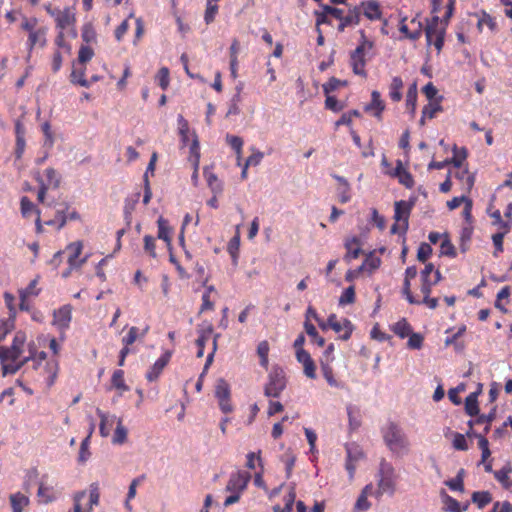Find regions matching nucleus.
I'll list each match as a JSON object with an SVG mask.
<instances>
[{
    "mask_svg": "<svg viewBox=\"0 0 512 512\" xmlns=\"http://www.w3.org/2000/svg\"><path fill=\"white\" fill-rule=\"evenodd\" d=\"M29 355L22 357L23 349L16 346L0 347L3 376L16 373L25 363L34 360L35 344L28 345Z\"/></svg>",
    "mask_w": 512,
    "mask_h": 512,
    "instance_id": "obj_1",
    "label": "nucleus"
},
{
    "mask_svg": "<svg viewBox=\"0 0 512 512\" xmlns=\"http://www.w3.org/2000/svg\"><path fill=\"white\" fill-rule=\"evenodd\" d=\"M20 28L28 34L26 45L29 52L27 59H29L35 47H44L46 45L48 27L41 25L39 19L36 17L21 15Z\"/></svg>",
    "mask_w": 512,
    "mask_h": 512,
    "instance_id": "obj_2",
    "label": "nucleus"
},
{
    "mask_svg": "<svg viewBox=\"0 0 512 512\" xmlns=\"http://www.w3.org/2000/svg\"><path fill=\"white\" fill-rule=\"evenodd\" d=\"M398 477L393 465L385 459H381L375 475L377 489L374 492V496L377 498L384 494L393 496L397 489Z\"/></svg>",
    "mask_w": 512,
    "mask_h": 512,
    "instance_id": "obj_3",
    "label": "nucleus"
},
{
    "mask_svg": "<svg viewBox=\"0 0 512 512\" xmlns=\"http://www.w3.org/2000/svg\"><path fill=\"white\" fill-rule=\"evenodd\" d=\"M44 9L55 21V27L59 31H66L67 36L77 37L76 13L74 7H65L63 9L53 7L51 3L44 5Z\"/></svg>",
    "mask_w": 512,
    "mask_h": 512,
    "instance_id": "obj_4",
    "label": "nucleus"
},
{
    "mask_svg": "<svg viewBox=\"0 0 512 512\" xmlns=\"http://www.w3.org/2000/svg\"><path fill=\"white\" fill-rule=\"evenodd\" d=\"M454 4L455 0H449L444 19L440 21L438 16H434L426 27L425 33L427 42L429 45L433 44L438 52L441 51L443 47L446 26L453 14Z\"/></svg>",
    "mask_w": 512,
    "mask_h": 512,
    "instance_id": "obj_5",
    "label": "nucleus"
},
{
    "mask_svg": "<svg viewBox=\"0 0 512 512\" xmlns=\"http://www.w3.org/2000/svg\"><path fill=\"white\" fill-rule=\"evenodd\" d=\"M34 178L39 185L37 200L42 204H46L48 207H54L55 202L53 200L46 202V195L49 190L59 188L61 183L60 173L54 168L48 167L42 172L37 171Z\"/></svg>",
    "mask_w": 512,
    "mask_h": 512,
    "instance_id": "obj_6",
    "label": "nucleus"
},
{
    "mask_svg": "<svg viewBox=\"0 0 512 512\" xmlns=\"http://www.w3.org/2000/svg\"><path fill=\"white\" fill-rule=\"evenodd\" d=\"M251 480V474L244 470H238L230 474L225 491L230 495L225 499L224 506L228 507L237 503Z\"/></svg>",
    "mask_w": 512,
    "mask_h": 512,
    "instance_id": "obj_7",
    "label": "nucleus"
},
{
    "mask_svg": "<svg viewBox=\"0 0 512 512\" xmlns=\"http://www.w3.org/2000/svg\"><path fill=\"white\" fill-rule=\"evenodd\" d=\"M383 438L391 452L397 456H403L409 452L410 443L407 435L397 425L389 424L384 431Z\"/></svg>",
    "mask_w": 512,
    "mask_h": 512,
    "instance_id": "obj_8",
    "label": "nucleus"
},
{
    "mask_svg": "<svg viewBox=\"0 0 512 512\" xmlns=\"http://www.w3.org/2000/svg\"><path fill=\"white\" fill-rule=\"evenodd\" d=\"M361 35L363 40L351 53L350 65L356 75L366 76V54L372 49L373 43L365 38L363 31L361 32Z\"/></svg>",
    "mask_w": 512,
    "mask_h": 512,
    "instance_id": "obj_9",
    "label": "nucleus"
},
{
    "mask_svg": "<svg viewBox=\"0 0 512 512\" xmlns=\"http://www.w3.org/2000/svg\"><path fill=\"white\" fill-rule=\"evenodd\" d=\"M286 387V378L283 369L274 367L268 375V382L264 388L267 397L277 398Z\"/></svg>",
    "mask_w": 512,
    "mask_h": 512,
    "instance_id": "obj_10",
    "label": "nucleus"
},
{
    "mask_svg": "<svg viewBox=\"0 0 512 512\" xmlns=\"http://www.w3.org/2000/svg\"><path fill=\"white\" fill-rule=\"evenodd\" d=\"M412 205L406 201H398L395 203V223L391 227L393 234H403L408 229V218Z\"/></svg>",
    "mask_w": 512,
    "mask_h": 512,
    "instance_id": "obj_11",
    "label": "nucleus"
},
{
    "mask_svg": "<svg viewBox=\"0 0 512 512\" xmlns=\"http://www.w3.org/2000/svg\"><path fill=\"white\" fill-rule=\"evenodd\" d=\"M346 449V461L345 469L348 472L349 481L352 482L355 477V472L358 463L364 459L365 454L362 448L356 443H349L345 446Z\"/></svg>",
    "mask_w": 512,
    "mask_h": 512,
    "instance_id": "obj_12",
    "label": "nucleus"
},
{
    "mask_svg": "<svg viewBox=\"0 0 512 512\" xmlns=\"http://www.w3.org/2000/svg\"><path fill=\"white\" fill-rule=\"evenodd\" d=\"M215 397L218 401L219 408L223 413H231L233 411V405L230 400V386L224 379L217 380L215 386Z\"/></svg>",
    "mask_w": 512,
    "mask_h": 512,
    "instance_id": "obj_13",
    "label": "nucleus"
},
{
    "mask_svg": "<svg viewBox=\"0 0 512 512\" xmlns=\"http://www.w3.org/2000/svg\"><path fill=\"white\" fill-rule=\"evenodd\" d=\"M71 320L72 307L70 305H63L53 312L52 324L62 333L69 328Z\"/></svg>",
    "mask_w": 512,
    "mask_h": 512,
    "instance_id": "obj_14",
    "label": "nucleus"
},
{
    "mask_svg": "<svg viewBox=\"0 0 512 512\" xmlns=\"http://www.w3.org/2000/svg\"><path fill=\"white\" fill-rule=\"evenodd\" d=\"M328 325L336 333H342L341 338L347 340L350 338L352 333V324L348 319H338L335 314H331L328 317Z\"/></svg>",
    "mask_w": 512,
    "mask_h": 512,
    "instance_id": "obj_15",
    "label": "nucleus"
},
{
    "mask_svg": "<svg viewBox=\"0 0 512 512\" xmlns=\"http://www.w3.org/2000/svg\"><path fill=\"white\" fill-rule=\"evenodd\" d=\"M171 356V351H165V353L155 361L146 373V378L149 382L156 381L159 378L165 366L169 363Z\"/></svg>",
    "mask_w": 512,
    "mask_h": 512,
    "instance_id": "obj_16",
    "label": "nucleus"
},
{
    "mask_svg": "<svg viewBox=\"0 0 512 512\" xmlns=\"http://www.w3.org/2000/svg\"><path fill=\"white\" fill-rule=\"evenodd\" d=\"M82 249L83 244L81 241L70 243L66 247V250L70 253L68 257V264L71 268H80L87 261V256L79 259Z\"/></svg>",
    "mask_w": 512,
    "mask_h": 512,
    "instance_id": "obj_17",
    "label": "nucleus"
},
{
    "mask_svg": "<svg viewBox=\"0 0 512 512\" xmlns=\"http://www.w3.org/2000/svg\"><path fill=\"white\" fill-rule=\"evenodd\" d=\"M296 358L303 365L304 374L308 378L314 379L316 377V368L310 354L304 349H298L296 351Z\"/></svg>",
    "mask_w": 512,
    "mask_h": 512,
    "instance_id": "obj_18",
    "label": "nucleus"
},
{
    "mask_svg": "<svg viewBox=\"0 0 512 512\" xmlns=\"http://www.w3.org/2000/svg\"><path fill=\"white\" fill-rule=\"evenodd\" d=\"M370 495H374L372 483L367 484L362 489L354 505L355 512H365L371 508V503L368 500Z\"/></svg>",
    "mask_w": 512,
    "mask_h": 512,
    "instance_id": "obj_19",
    "label": "nucleus"
},
{
    "mask_svg": "<svg viewBox=\"0 0 512 512\" xmlns=\"http://www.w3.org/2000/svg\"><path fill=\"white\" fill-rule=\"evenodd\" d=\"M345 248H346V254L344 256V260L347 262H350L353 259H356L359 257L361 253V241L358 237L352 236L345 240Z\"/></svg>",
    "mask_w": 512,
    "mask_h": 512,
    "instance_id": "obj_20",
    "label": "nucleus"
},
{
    "mask_svg": "<svg viewBox=\"0 0 512 512\" xmlns=\"http://www.w3.org/2000/svg\"><path fill=\"white\" fill-rule=\"evenodd\" d=\"M96 413L100 418L99 432L102 437H107L110 434L111 428L113 424L117 423V417L115 415H110L105 413L101 409H97Z\"/></svg>",
    "mask_w": 512,
    "mask_h": 512,
    "instance_id": "obj_21",
    "label": "nucleus"
},
{
    "mask_svg": "<svg viewBox=\"0 0 512 512\" xmlns=\"http://www.w3.org/2000/svg\"><path fill=\"white\" fill-rule=\"evenodd\" d=\"M66 211H68V204L67 203L61 204L60 208H58L56 210L55 217L53 219L46 221L45 224L48 226H53L57 230H61L66 225V223L68 221Z\"/></svg>",
    "mask_w": 512,
    "mask_h": 512,
    "instance_id": "obj_22",
    "label": "nucleus"
},
{
    "mask_svg": "<svg viewBox=\"0 0 512 512\" xmlns=\"http://www.w3.org/2000/svg\"><path fill=\"white\" fill-rule=\"evenodd\" d=\"M391 176L397 177L399 182L407 188H412L414 185L412 175L403 167V164L400 160L397 161L396 167L391 173Z\"/></svg>",
    "mask_w": 512,
    "mask_h": 512,
    "instance_id": "obj_23",
    "label": "nucleus"
},
{
    "mask_svg": "<svg viewBox=\"0 0 512 512\" xmlns=\"http://www.w3.org/2000/svg\"><path fill=\"white\" fill-rule=\"evenodd\" d=\"M385 105L381 100V95L378 91H373L371 94V102L366 105L365 110L371 115L380 118Z\"/></svg>",
    "mask_w": 512,
    "mask_h": 512,
    "instance_id": "obj_24",
    "label": "nucleus"
},
{
    "mask_svg": "<svg viewBox=\"0 0 512 512\" xmlns=\"http://www.w3.org/2000/svg\"><path fill=\"white\" fill-rule=\"evenodd\" d=\"M446 438H451L452 447L458 451H466L469 449L468 442L466 440V436L464 434L453 432L449 428L444 433Z\"/></svg>",
    "mask_w": 512,
    "mask_h": 512,
    "instance_id": "obj_25",
    "label": "nucleus"
},
{
    "mask_svg": "<svg viewBox=\"0 0 512 512\" xmlns=\"http://www.w3.org/2000/svg\"><path fill=\"white\" fill-rule=\"evenodd\" d=\"M330 17H333V18L339 20L340 22H342L343 11L338 8L325 6L323 8V12L321 14H319L317 17V25L319 26L324 23L330 24L331 23L329 20Z\"/></svg>",
    "mask_w": 512,
    "mask_h": 512,
    "instance_id": "obj_26",
    "label": "nucleus"
},
{
    "mask_svg": "<svg viewBox=\"0 0 512 512\" xmlns=\"http://www.w3.org/2000/svg\"><path fill=\"white\" fill-rule=\"evenodd\" d=\"M190 161L193 164L194 172L192 174V181L193 184L196 186L198 184V169H199V159H200V153H199V142L198 139H194L193 143H191L190 146Z\"/></svg>",
    "mask_w": 512,
    "mask_h": 512,
    "instance_id": "obj_27",
    "label": "nucleus"
},
{
    "mask_svg": "<svg viewBox=\"0 0 512 512\" xmlns=\"http://www.w3.org/2000/svg\"><path fill=\"white\" fill-rule=\"evenodd\" d=\"M203 173L211 192L215 195H220L223 191L222 181L208 167L204 168Z\"/></svg>",
    "mask_w": 512,
    "mask_h": 512,
    "instance_id": "obj_28",
    "label": "nucleus"
},
{
    "mask_svg": "<svg viewBox=\"0 0 512 512\" xmlns=\"http://www.w3.org/2000/svg\"><path fill=\"white\" fill-rule=\"evenodd\" d=\"M177 122H178L179 135H180L181 142L183 145H185V146L188 145V143L190 141V136H192V141L195 138L197 139V136L195 135V133L190 132L188 121L182 115H178Z\"/></svg>",
    "mask_w": 512,
    "mask_h": 512,
    "instance_id": "obj_29",
    "label": "nucleus"
},
{
    "mask_svg": "<svg viewBox=\"0 0 512 512\" xmlns=\"http://www.w3.org/2000/svg\"><path fill=\"white\" fill-rule=\"evenodd\" d=\"M360 21V9L358 7H354L350 9L347 15H343L342 22H340L338 26L339 31H344L346 27L355 26Z\"/></svg>",
    "mask_w": 512,
    "mask_h": 512,
    "instance_id": "obj_30",
    "label": "nucleus"
},
{
    "mask_svg": "<svg viewBox=\"0 0 512 512\" xmlns=\"http://www.w3.org/2000/svg\"><path fill=\"white\" fill-rule=\"evenodd\" d=\"M149 328L146 327L142 331L138 327L132 326L129 328L128 333L122 338L124 346H131L138 338H144L148 333Z\"/></svg>",
    "mask_w": 512,
    "mask_h": 512,
    "instance_id": "obj_31",
    "label": "nucleus"
},
{
    "mask_svg": "<svg viewBox=\"0 0 512 512\" xmlns=\"http://www.w3.org/2000/svg\"><path fill=\"white\" fill-rule=\"evenodd\" d=\"M334 179L340 184L338 187V196L341 203H347L351 199L350 185L348 181L339 175H333Z\"/></svg>",
    "mask_w": 512,
    "mask_h": 512,
    "instance_id": "obj_32",
    "label": "nucleus"
},
{
    "mask_svg": "<svg viewBox=\"0 0 512 512\" xmlns=\"http://www.w3.org/2000/svg\"><path fill=\"white\" fill-rule=\"evenodd\" d=\"M158 224V238L163 240L167 245L171 244L172 229L169 226L168 220L160 216L157 220Z\"/></svg>",
    "mask_w": 512,
    "mask_h": 512,
    "instance_id": "obj_33",
    "label": "nucleus"
},
{
    "mask_svg": "<svg viewBox=\"0 0 512 512\" xmlns=\"http://www.w3.org/2000/svg\"><path fill=\"white\" fill-rule=\"evenodd\" d=\"M59 370V364L58 361L55 359H51L46 361L44 371L47 377V384L48 386H51L54 384L57 374Z\"/></svg>",
    "mask_w": 512,
    "mask_h": 512,
    "instance_id": "obj_34",
    "label": "nucleus"
},
{
    "mask_svg": "<svg viewBox=\"0 0 512 512\" xmlns=\"http://www.w3.org/2000/svg\"><path fill=\"white\" fill-rule=\"evenodd\" d=\"M455 177L461 181L463 188L466 191L469 192L472 189L475 179L474 176L470 174L466 168L461 167L460 169H457L455 172Z\"/></svg>",
    "mask_w": 512,
    "mask_h": 512,
    "instance_id": "obj_35",
    "label": "nucleus"
},
{
    "mask_svg": "<svg viewBox=\"0 0 512 512\" xmlns=\"http://www.w3.org/2000/svg\"><path fill=\"white\" fill-rule=\"evenodd\" d=\"M112 387L119 391L121 396L123 392L129 390V387L125 384L123 370H115L111 378Z\"/></svg>",
    "mask_w": 512,
    "mask_h": 512,
    "instance_id": "obj_36",
    "label": "nucleus"
},
{
    "mask_svg": "<svg viewBox=\"0 0 512 512\" xmlns=\"http://www.w3.org/2000/svg\"><path fill=\"white\" fill-rule=\"evenodd\" d=\"M405 20H406L405 17L401 19V22H400V25H399L400 32L403 33L406 38H409V39H412V40L418 39L421 36V24H420V22H417L416 19H413L411 21V23L412 24H417V28L414 31L410 32L408 26L405 24Z\"/></svg>",
    "mask_w": 512,
    "mask_h": 512,
    "instance_id": "obj_37",
    "label": "nucleus"
},
{
    "mask_svg": "<svg viewBox=\"0 0 512 512\" xmlns=\"http://www.w3.org/2000/svg\"><path fill=\"white\" fill-rule=\"evenodd\" d=\"M81 38H82L83 42L86 43L85 45H90V44L96 43L97 34H96L95 28L91 22H87L82 26Z\"/></svg>",
    "mask_w": 512,
    "mask_h": 512,
    "instance_id": "obj_38",
    "label": "nucleus"
},
{
    "mask_svg": "<svg viewBox=\"0 0 512 512\" xmlns=\"http://www.w3.org/2000/svg\"><path fill=\"white\" fill-rule=\"evenodd\" d=\"M116 429L112 437V443L116 445H122L127 441L128 431L122 423V419L118 418L116 423Z\"/></svg>",
    "mask_w": 512,
    "mask_h": 512,
    "instance_id": "obj_39",
    "label": "nucleus"
},
{
    "mask_svg": "<svg viewBox=\"0 0 512 512\" xmlns=\"http://www.w3.org/2000/svg\"><path fill=\"white\" fill-rule=\"evenodd\" d=\"M441 280V274L439 270L434 272L433 277H425L421 278V293L422 294H430L432 291V287L435 286Z\"/></svg>",
    "mask_w": 512,
    "mask_h": 512,
    "instance_id": "obj_40",
    "label": "nucleus"
},
{
    "mask_svg": "<svg viewBox=\"0 0 512 512\" xmlns=\"http://www.w3.org/2000/svg\"><path fill=\"white\" fill-rule=\"evenodd\" d=\"M512 469L509 466H505L500 470L494 472V477L502 486L506 489L512 486V480L510 479V473Z\"/></svg>",
    "mask_w": 512,
    "mask_h": 512,
    "instance_id": "obj_41",
    "label": "nucleus"
},
{
    "mask_svg": "<svg viewBox=\"0 0 512 512\" xmlns=\"http://www.w3.org/2000/svg\"><path fill=\"white\" fill-rule=\"evenodd\" d=\"M403 81L400 77H394L392 79L389 96L393 101H400L402 98Z\"/></svg>",
    "mask_w": 512,
    "mask_h": 512,
    "instance_id": "obj_42",
    "label": "nucleus"
},
{
    "mask_svg": "<svg viewBox=\"0 0 512 512\" xmlns=\"http://www.w3.org/2000/svg\"><path fill=\"white\" fill-rule=\"evenodd\" d=\"M142 480H143V477L134 478L129 485V489H128V493H127V497H126V501H125V508L128 510V512H132V505L130 504V501L133 498H135L136 493H137V487L140 485Z\"/></svg>",
    "mask_w": 512,
    "mask_h": 512,
    "instance_id": "obj_43",
    "label": "nucleus"
},
{
    "mask_svg": "<svg viewBox=\"0 0 512 512\" xmlns=\"http://www.w3.org/2000/svg\"><path fill=\"white\" fill-rule=\"evenodd\" d=\"M10 501L13 512H22V509L29 503L28 497L21 493L11 495Z\"/></svg>",
    "mask_w": 512,
    "mask_h": 512,
    "instance_id": "obj_44",
    "label": "nucleus"
},
{
    "mask_svg": "<svg viewBox=\"0 0 512 512\" xmlns=\"http://www.w3.org/2000/svg\"><path fill=\"white\" fill-rule=\"evenodd\" d=\"M477 396L478 392H473L465 399V410L470 416H475L479 413Z\"/></svg>",
    "mask_w": 512,
    "mask_h": 512,
    "instance_id": "obj_45",
    "label": "nucleus"
},
{
    "mask_svg": "<svg viewBox=\"0 0 512 512\" xmlns=\"http://www.w3.org/2000/svg\"><path fill=\"white\" fill-rule=\"evenodd\" d=\"M364 7V15L370 20L379 19L381 16V11L379 5L375 1H369L363 4Z\"/></svg>",
    "mask_w": 512,
    "mask_h": 512,
    "instance_id": "obj_46",
    "label": "nucleus"
},
{
    "mask_svg": "<svg viewBox=\"0 0 512 512\" xmlns=\"http://www.w3.org/2000/svg\"><path fill=\"white\" fill-rule=\"evenodd\" d=\"M380 265H381L380 257L371 253L365 258L363 264L359 267V271L368 270L369 272H373L374 270L379 268Z\"/></svg>",
    "mask_w": 512,
    "mask_h": 512,
    "instance_id": "obj_47",
    "label": "nucleus"
},
{
    "mask_svg": "<svg viewBox=\"0 0 512 512\" xmlns=\"http://www.w3.org/2000/svg\"><path fill=\"white\" fill-rule=\"evenodd\" d=\"M71 82L82 87H89L90 83L85 78V68L74 67L71 73Z\"/></svg>",
    "mask_w": 512,
    "mask_h": 512,
    "instance_id": "obj_48",
    "label": "nucleus"
},
{
    "mask_svg": "<svg viewBox=\"0 0 512 512\" xmlns=\"http://www.w3.org/2000/svg\"><path fill=\"white\" fill-rule=\"evenodd\" d=\"M392 330L400 338H405V337L409 336L412 332L411 326L405 319H402V320L398 321L397 323H395L393 325Z\"/></svg>",
    "mask_w": 512,
    "mask_h": 512,
    "instance_id": "obj_49",
    "label": "nucleus"
},
{
    "mask_svg": "<svg viewBox=\"0 0 512 512\" xmlns=\"http://www.w3.org/2000/svg\"><path fill=\"white\" fill-rule=\"evenodd\" d=\"M239 247H240V235H239V231L237 230L236 235L229 241L228 247H227V250L232 257L234 264H236L237 260H238Z\"/></svg>",
    "mask_w": 512,
    "mask_h": 512,
    "instance_id": "obj_50",
    "label": "nucleus"
},
{
    "mask_svg": "<svg viewBox=\"0 0 512 512\" xmlns=\"http://www.w3.org/2000/svg\"><path fill=\"white\" fill-rule=\"evenodd\" d=\"M94 56V50L89 45H81L78 52V64L85 65Z\"/></svg>",
    "mask_w": 512,
    "mask_h": 512,
    "instance_id": "obj_51",
    "label": "nucleus"
},
{
    "mask_svg": "<svg viewBox=\"0 0 512 512\" xmlns=\"http://www.w3.org/2000/svg\"><path fill=\"white\" fill-rule=\"evenodd\" d=\"M492 500V497L487 491L474 492L472 495V501L478 505L479 508L485 507Z\"/></svg>",
    "mask_w": 512,
    "mask_h": 512,
    "instance_id": "obj_52",
    "label": "nucleus"
},
{
    "mask_svg": "<svg viewBox=\"0 0 512 512\" xmlns=\"http://www.w3.org/2000/svg\"><path fill=\"white\" fill-rule=\"evenodd\" d=\"M218 13V5L217 3L207 0L206 9L204 13V21L206 24H210L214 21L216 15Z\"/></svg>",
    "mask_w": 512,
    "mask_h": 512,
    "instance_id": "obj_53",
    "label": "nucleus"
},
{
    "mask_svg": "<svg viewBox=\"0 0 512 512\" xmlns=\"http://www.w3.org/2000/svg\"><path fill=\"white\" fill-rule=\"evenodd\" d=\"M38 279L32 280L25 289L19 290V297H36L40 293V289L37 287Z\"/></svg>",
    "mask_w": 512,
    "mask_h": 512,
    "instance_id": "obj_54",
    "label": "nucleus"
},
{
    "mask_svg": "<svg viewBox=\"0 0 512 512\" xmlns=\"http://www.w3.org/2000/svg\"><path fill=\"white\" fill-rule=\"evenodd\" d=\"M212 333H213V326L211 324H206L199 331V337L196 340L197 347H205V344L210 339Z\"/></svg>",
    "mask_w": 512,
    "mask_h": 512,
    "instance_id": "obj_55",
    "label": "nucleus"
},
{
    "mask_svg": "<svg viewBox=\"0 0 512 512\" xmlns=\"http://www.w3.org/2000/svg\"><path fill=\"white\" fill-rule=\"evenodd\" d=\"M21 214L23 217H30L32 213L36 212L39 214V211L36 209L34 203L26 196L21 198Z\"/></svg>",
    "mask_w": 512,
    "mask_h": 512,
    "instance_id": "obj_56",
    "label": "nucleus"
},
{
    "mask_svg": "<svg viewBox=\"0 0 512 512\" xmlns=\"http://www.w3.org/2000/svg\"><path fill=\"white\" fill-rule=\"evenodd\" d=\"M257 354L260 357V365L264 368H267L269 354V344L267 341H262L258 344Z\"/></svg>",
    "mask_w": 512,
    "mask_h": 512,
    "instance_id": "obj_57",
    "label": "nucleus"
},
{
    "mask_svg": "<svg viewBox=\"0 0 512 512\" xmlns=\"http://www.w3.org/2000/svg\"><path fill=\"white\" fill-rule=\"evenodd\" d=\"M304 327L307 335L311 337L314 342H316L319 346L324 345V338L318 334L315 326L312 323H310V321H305Z\"/></svg>",
    "mask_w": 512,
    "mask_h": 512,
    "instance_id": "obj_58",
    "label": "nucleus"
},
{
    "mask_svg": "<svg viewBox=\"0 0 512 512\" xmlns=\"http://www.w3.org/2000/svg\"><path fill=\"white\" fill-rule=\"evenodd\" d=\"M467 153L464 148L458 149L456 146L453 149V158L449 163H453L457 169L462 167L463 161L466 159Z\"/></svg>",
    "mask_w": 512,
    "mask_h": 512,
    "instance_id": "obj_59",
    "label": "nucleus"
},
{
    "mask_svg": "<svg viewBox=\"0 0 512 512\" xmlns=\"http://www.w3.org/2000/svg\"><path fill=\"white\" fill-rule=\"evenodd\" d=\"M463 476H464V470L460 469L457 473L456 477L447 481L446 485L454 491H463Z\"/></svg>",
    "mask_w": 512,
    "mask_h": 512,
    "instance_id": "obj_60",
    "label": "nucleus"
},
{
    "mask_svg": "<svg viewBox=\"0 0 512 512\" xmlns=\"http://www.w3.org/2000/svg\"><path fill=\"white\" fill-rule=\"evenodd\" d=\"M355 301V289L354 286H349L346 288L340 298H339V304L344 306L348 304H352Z\"/></svg>",
    "mask_w": 512,
    "mask_h": 512,
    "instance_id": "obj_61",
    "label": "nucleus"
},
{
    "mask_svg": "<svg viewBox=\"0 0 512 512\" xmlns=\"http://www.w3.org/2000/svg\"><path fill=\"white\" fill-rule=\"evenodd\" d=\"M89 444H90V436H87L80 445V451L78 455V462L79 463H85L89 457H90V451H89Z\"/></svg>",
    "mask_w": 512,
    "mask_h": 512,
    "instance_id": "obj_62",
    "label": "nucleus"
},
{
    "mask_svg": "<svg viewBox=\"0 0 512 512\" xmlns=\"http://www.w3.org/2000/svg\"><path fill=\"white\" fill-rule=\"evenodd\" d=\"M445 510L448 512H463L465 508L460 506V503L453 497L446 495L444 498Z\"/></svg>",
    "mask_w": 512,
    "mask_h": 512,
    "instance_id": "obj_63",
    "label": "nucleus"
},
{
    "mask_svg": "<svg viewBox=\"0 0 512 512\" xmlns=\"http://www.w3.org/2000/svg\"><path fill=\"white\" fill-rule=\"evenodd\" d=\"M38 496L41 498V501L44 503L52 502L55 499L53 490L49 487H45L42 484L39 486Z\"/></svg>",
    "mask_w": 512,
    "mask_h": 512,
    "instance_id": "obj_64",
    "label": "nucleus"
}]
</instances>
